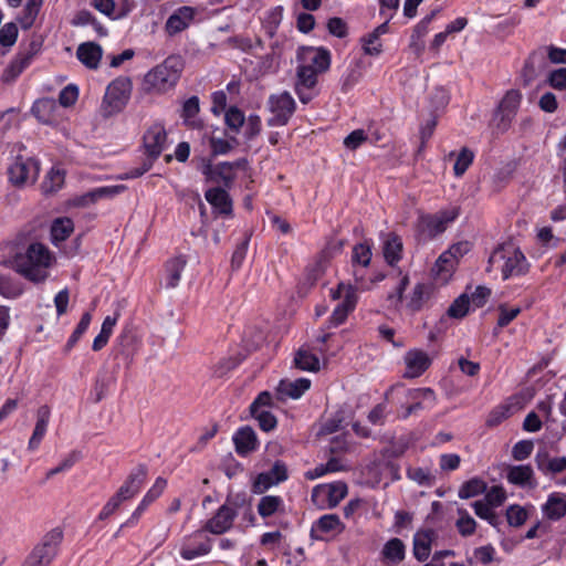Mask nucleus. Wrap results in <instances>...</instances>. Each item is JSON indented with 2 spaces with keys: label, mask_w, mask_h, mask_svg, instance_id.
I'll return each mask as SVG.
<instances>
[{
  "label": "nucleus",
  "mask_w": 566,
  "mask_h": 566,
  "mask_svg": "<svg viewBox=\"0 0 566 566\" xmlns=\"http://www.w3.org/2000/svg\"><path fill=\"white\" fill-rule=\"evenodd\" d=\"M371 258L373 247L369 242L365 241L354 245L350 266L356 286L350 283L340 282L335 289H331L329 295L332 300L339 301L331 316L332 326L343 324L348 314L354 311L358 301L357 290H370V284L366 280V274L368 266L370 265Z\"/></svg>",
  "instance_id": "obj_1"
},
{
  "label": "nucleus",
  "mask_w": 566,
  "mask_h": 566,
  "mask_svg": "<svg viewBox=\"0 0 566 566\" xmlns=\"http://www.w3.org/2000/svg\"><path fill=\"white\" fill-rule=\"evenodd\" d=\"M297 69L294 90L303 104L317 95V77L331 66V53L324 48L303 46L297 51Z\"/></svg>",
  "instance_id": "obj_2"
},
{
  "label": "nucleus",
  "mask_w": 566,
  "mask_h": 566,
  "mask_svg": "<svg viewBox=\"0 0 566 566\" xmlns=\"http://www.w3.org/2000/svg\"><path fill=\"white\" fill-rule=\"evenodd\" d=\"M55 263L54 254L42 243H30L18 251L12 259L13 270L25 280L33 283L44 282Z\"/></svg>",
  "instance_id": "obj_3"
},
{
  "label": "nucleus",
  "mask_w": 566,
  "mask_h": 566,
  "mask_svg": "<svg viewBox=\"0 0 566 566\" xmlns=\"http://www.w3.org/2000/svg\"><path fill=\"white\" fill-rule=\"evenodd\" d=\"M528 262L523 252L513 243L497 247L489 258L488 272L509 280L524 275L528 271Z\"/></svg>",
  "instance_id": "obj_4"
},
{
  "label": "nucleus",
  "mask_w": 566,
  "mask_h": 566,
  "mask_svg": "<svg viewBox=\"0 0 566 566\" xmlns=\"http://www.w3.org/2000/svg\"><path fill=\"white\" fill-rule=\"evenodd\" d=\"M182 67L184 64L180 57L168 56L163 63L156 65L144 75L142 90L147 94H166L177 85Z\"/></svg>",
  "instance_id": "obj_5"
},
{
  "label": "nucleus",
  "mask_w": 566,
  "mask_h": 566,
  "mask_svg": "<svg viewBox=\"0 0 566 566\" xmlns=\"http://www.w3.org/2000/svg\"><path fill=\"white\" fill-rule=\"evenodd\" d=\"M395 391L399 394L400 409L398 410V417L402 419L419 410L431 409L437 402L436 394L430 388L403 389L401 387H394L387 394V399Z\"/></svg>",
  "instance_id": "obj_6"
},
{
  "label": "nucleus",
  "mask_w": 566,
  "mask_h": 566,
  "mask_svg": "<svg viewBox=\"0 0 566 566\" xmlns=\"http://www.w3.org/2000/svg\"><path fill=\"white\" fill-rule=\"evenodd\" d=\"M133 84L129 77L119 76L106 87L101 104L103 117H113L122 113L127 106L132 95Z\"/></svg>",
  "instance_id": "obj_7"
},
{
  "label": "nucleus",
  "mask_w": 566,
  "mask_h": 566,
  "mask_svg": "<svg viewBox=\"0 0 566 566\" xmlns=\"http://www.w3.org/2000/svg\"><path fill=\"white\" fill-rule=\"evenodd\" d=\"M408 283V276H402L397 286L396 294L390 295L389 297L395 302V304L405 302L407 308L411 311H419L431 297L433 287L428 283H417L412 287L411 292L403 296V292Z\"/></svg>",
  "instance_id": "obj_8"
},
{
  "label": "nucleus",
  "mask_w": 566,
  "mask_h": 566,
  "mask_svg": "<svg viewBox=\"0 0 566 566\" xmlns=\"http://www.w3.org/2000/svg\"><path fill=\"white\" fill-rule=\"evenodd\" d=\"M40 166L32 157L17 156L8 167L9 181L17 186H28L36 181Z\"/></svg>",
  "instance_id": "obj_9"
},
{
  "label": "nucleus",
  "mask_w": 566,
  "mask_h": 566,
  "mask_svg": "<svg viewBox=\"0 0 566 566\" xmlns=\"http://www.w3.org/2000/svg\"><path fill=\"white\" fill-rule=\"evenodd\" d=\"M268 108L271 116L268 119L269 126H284L295 112L296 103L292 95L284 91L272 94L268 101Z\"/></svg>",
  "instance_id": "obj_10"
},
{
  "label": "nucleus",
  "mask_w": 566,
  "mask_h": 566,
  "mask_svg": "<svg viewBox=\"0 0 566 566\" xmlns=\"http://www.w3.org/2000/svg\"><path fill=\"white\" fill-rule=\"evenodd\" d=\"M247 160L241 159L233 163H220L218 165L207 164L202 168V174L207 180L222 184L226 187H230L234 179L238 177L239 171L247 170Z\"/></svg>",
  "instance_id": "obj_11"
},
{
  "label": "nucleus",
  "mask_w": 566,
  "mask_h": 566,
  "mask_svg": "<svg viewBox=\"0 0 566 566\" xmlns=\"http://www.w3.org/2000/svg\"><path fill=\"white\" fill-rule=\"evenodd\" d=\"M347 485L342 481L316 485L312 491V502L318 509H332L346 496Z\"/></svg>",
  "instance_id": "obj_12"
},
{
  "label": "nucleus",
  "mask_w": 566,
  "mask_h": 566,
  "mask_svg": "<svg viewBox=\"0 0 566 566\" xmlns=\"http://www.w3.org/2000/svg\"><path fill=\"white\" fill-rule=\"evenodd\" d=\"M458 216L459 210L455 207L439 211L436 214L424 216L420 219L419 229L422 234L433 238L442 233Z\"/></svg>",
  "instance_id": "obj_13"
},
{
  "label": "nucleus",
  "mask_w": 566,
  "mask_h": 566,
  "mask_svg": "<svg viewBox=\"0 0 566 566\" xmlns=\"http://www.w3.org/2000/svg\"><path fill=\"white\" fill-rule=\"evenodd\" d=\"M62 541V532L57 528L52 530L42 538L31 554L34 560L42 566H49L57 553L59 545Z\"/></svg>",
  "instance_id": "obj_14"
},
{
  "label": "nucleus",
  "mask_w": 566,
  "mask_h": 566,
  "mask_svg": "<svg viewBox=\"0 0 566 566\" xmlns=\"http://www.w3.org/2000/svg\"><path fill=\"white\" fill-rule=\"evenodd\" d=\"M289 473L285 463L275 461L269 471L255 475L252 483V491L262 494L270 488L275 486L287 480Z\"/></svg>",
  "instance_id": "obj_15"
},
{
  "label": "nucleus",
  "mask_w": 566,
  "mask_h": 566,
  "mask_svg": "<svg viewBox=\"0 0 566 566\" xmlns=\"http://www.w3.org/2000/svg\"><path fill=\"white\" fill-rule=\"evenodd\" d=\"M405 378L420 377L431 365L432 357L424 350L409 349L403 356Z\"/></svg>",
  "instance_id": "obj_16"
},
{
  "label": "nucleus",
  "mask_w": 566,
  "mask_h": 566,
  "mask_svg": "<svg viewBox=\"0 0 566 566\" xmlns=\"http://www.w3.org/2000/svg\"><path fill=\"white\" fill-rule=\"evenodd\" d=\"M344 528L345 525L336 514H325L313 523L311 536L314 539L325 541L340 534Z\"/></svg>",
  "instance_id": "obj_17"
},
{
  "label": "nucleus",
  "mask_w": 566,
  "mask_h": 566,
  "mask_svg": "<svg viewBox=\"0 0 566 566\" xmlns=\"http://www.w3.org/2000/svg\"><path fill=\"white\" fill-rule=\"evenodd\" d=\"M125 190L124 185L105 186L95 188L86 193L75 196L69 200L71 207H88L106 198H113Z\"/></svg>",
  "instance_id": "obj_18"
},
{
  "label": "nucleus",
  "mask_w": 566,
  "mask_h": 566,
  "mask_svg": "<svg viewBox=\"0 0 566 566\" xmlns=\"http://www.w3.org/2000/svg\"><path fill=\"white\" fill-rule=\"evenodd\" d=\"M210 551V541L202 532H197L184 541L180 556L186 560H191L207 555Z\"/></svg>",
  "instance_id": "obj_19"
},
{
  "label": "nucleus",
  "mask_w": 566,
  "mask_h": 566,
  "mask_svg": "<svg viewBox=\"0 0 566 566\" xmlns=\"http://www.w3.org/2000/svg\"><path fill=\"white\" fill-rule=\"evenodd\" d=\"M147 478V468L143 464L136 467L128 474L123 485L118 489L117 493L122 499L128 501L135 497L142 490Z\"/></svg>",
  "instance_id": "obj_20"
},
{
  "label": "nucleus",
  "mask_w": 566,
  "mask_h": 566,
  "mask_svg": "<svg viewBox=\"0 0 566 566\" xmlns=\"http://www.w3.org/2000/svg\"><path fill=\"white\" fill-rule=\"evenodd\" d=\"M167 145V134L164 126L156 124L151 126L144 136V146L146 153L151 158L156 159Z\"/></svg>",
  "instance_id": "obj_21"
},
{
  "label": "nucleus",
  "mask_w": 566,
  "mask_h": 566,
  "mask_svg": "<svg viewBox=\"0 0 566 566\" xmlns=\"http://www.w3.org/2000/svg\"><path fill=\"white\" fill-rule=\"evenodd\" d=\"M437 539V532L431 528H421L413 535L412 553L417 560H426L432 549V545Z\"/></svg>",
  "instance_id": "obj_22"
},
{
  "label": "nucleus",
  "mask_w": 566,
  "mask_h": 566,
  "mask_svg": "<svg viewBox=\"0 0 566 566\" xmlns=\"http://www.w3.org/2000/svg\"><path fill=\"white\" fill-rule=\"evenodd\" d=\"M237 513L233 507L224 504L219 507L217 513L207 522L206 531L212 534H222L230 530Z\"/></svg>",
  "instance_id": "obj_23"
},
{
  "label": "nucleus",
  "mask_w": 566,
  "mask_h": 566,
  "mask_svg": "<svg viewBox=\"0 0 566 566\" xmlns=\"http://www.w3.org/2000/svg\"><path fill=\"white\" fill-rule=\"evenodd\" d=\"M50 417L51 410L48 406H41L36 410V421L34 430L28 442V449L30 451H35L40 447L44 436L46 434Z\"/></svg>",
  "instance_id": "obj_24"
},
{
  "label": "nucleus",
  "mask_w": 566,
  "mask_h": 566,
  "mask_svg": "<svg viewBox=\"0 0 566 566\" xmlns=\"http://www.w3.org/2000/svg\"><path fill=\"white\" fill-rule=\"evenodd\" d=\"M196 9L192 7H180L172 12L166 22V29L170 34L181 32L193 21Z\"/></svg>",
  "instance_id": "obj_25"
},
{
  "label": "nucleus",
  "mask_w": 566,
  "mask_h": 566,
  "mask_svg": "<svg viewBox=\"0 0 566 566\" xmlns=\"http://www.w3.org/2000/svg\"><path fill=\"white\" fill-rule=\"evenodd\" d=\"M406 556V546L400 538H390L380 552L381 562L387 566L400 564Z\"/></svg>",
  "instance_id": "obj_26"
},
{
  "label": "nucleus",
  "mask_w": 566,
  "mask_h": 566,
  "mask_svg": "<svg viewBox=\"0 0 566 566\" xmlns=\"http://www.w3.org/2000/svg\"><path fill=\"white\" fill-rule=\"evenodd\" d=\"M381 242L385 261L391 266L396 265L402 256L401 239L395 233H387L381 235Z\"/></svg>",
  "instance_id": "obj_27"
},
{
  "label": "nucleus",
  "mask_w": 566,
  "mask_h": 566,
  "mask_svg": "<svg viewBox=\"0 0 566 566\" xmlns=\"http://www.w3.org/2000/svg\"><path fill=\"white\" fill-rule=\"evenodd\" d=\"M311 386V381L307 378H298L295 380L284 379L277 385L276 391L281 399L300 398Z\"/></svg>",
  "instance_id": "obj_28"
},
{
  "label": "nucleus",
  "mask_w": 566,
  "mask_h": 566,
  "mask_svg": "<svg viewBox=\"0 0 566 566\" xmlns=\"http://www.w3.org/2000/svg\"><path fill=\"white\" fill-rule=\"evenodd\" d=\"M206 200L212 206L214 211L220 214H231L232 202L224 189L211 188L206 191Z\"/></svg>",
  "instance_id": "obj_29"
},
{
  "label": "nucleus",
  "mask_w": 566,
  "mask_h": 566,
  "mask_svg": "<svg viewBox=\"0 0 566 566\" xmlns=\"http://www.w3.org/2000/svg\"><path fill=\"white\" fill-rule=\"evenodd\" d=\"M455 266L457 264L442 253L436 261L431 271L434 282L440 285L448 284L453 276Z\"/></svg>",
  "instance_id": "obj_30"
},
{
  "label": "nucleus",
  "mask_w": 566,
  "mask_h": 566,
  "mask_svg": "<svg viewBox=\"0 0 566 566\" xmlns=\"http://www.w3.org/2000/svg\"><path fill=\"white\" fill-rule=\"evenodd\" d=\"M92 3L96 10L112 20L123 19L132 11L127 0L120 7H117L114 0H92Z\"/></svg>",
  "instance_id": "obj_31"
},
{
  "label": "nucleus",
  "mask_w": 566,
  "mask_h": 566,
  "mask_svg": "<svg viewBox=\"0 0 566 566\" xmlns=\"http://www.w3.org/2000/svg\"><path fill=\"white\" fill-rule=\"evenodd\" d=\"M542 511L545 517L549 520H559L566 514V495L553 493L543 504Z\"/></svg>",
  "instance_id": "obj_32"
},
{
  "label": "nucleus",
  "mask_w": 566,
  "mask_h": 566,
  "mask_svg": "<svg viewBox=\"0 0 566 566\" xmlns=\"http://www.w3.org/2000/svg\"><path fill=\"white\" fill-rule=\"evenodd\" d=\"M57 109L53 98H41L33 104L32 114L44 124H54Z\"/></svg>",
  "instance_id": "obj_33"
},
{
  "label": "nucleus",
  "mask_w": 566,
  "mask_h": 566,
  "mask_svg": "<svg viewBox=\"0 0 566 566\" xmlns=\"http://www.w3.org/2000/svg\"><path fill=\"white\" fill-rule=\"evenodd\" d=\"M237 452L248 454L258 447L255 432L250 427L240 428L233 436Z\"/></svg>",
  "instance_id": "obj_34"
},
{
  "label": "nucleus",
  "mask_w": 566,
  "mask_h": 566,
  "mask_svg": "<svg viewBox=\"0 0 566 566\" xmlns=\"http://www.w3.org/2000/svg\"><path fill=\"white\" fill-rule=\"evenodd\" d=\"M77 59L88 69H97L102 59V49L99 45L87 42L78 46L76 51Z\"/></svg>",
  "instance_id": "obj_35"
},
{
  "label": "nucleus",
  "mask_w": 566,
  "mask_h": 566,
  "mask_svg": "<svg viewBox=\"0 0 566 566\" xmlns=\"http://www.w3.org/2000/svg\"><path fill=\"white\" fill-rule=\"evenodd\" d=\"M186 264L187 260L184 255L175 256L166 263V287L174 289L179 284L181 273L185 270Z\"/></svg>",
  "instance_id": "obj_36"
},
{
  "label": "nucleus",
  "mask_w": 566,
  "mask_h": 566,
  "mask_svg": "<svg viewBox=\"0 0 566 566\" xmlns=\"http://www.w3.org/2000/svg\"><path fill=\"white\" fill-rule=\"evenodd\" d=\"M523 407V402L520 397L511 398L509 403L496 407L488 418L489 426H496L506 419L513 411L518 410Z\"/></svg>",
  "instance_id": "obj_37"
},
{
  "label": "nucleus",
  "mask_w": 566,
  "mask_h": 566,
  "mask_svg": "<svg viewBox=\"0 0 566 566\" xmlns=\"http://www.w3.org/2000/svg\"><path fill=\"white\" fill-rule=\"evenodd\" d=\"M199 111V98L197 96L188 98L182 105L181 117L184 123L191 128H200L202 120L198 117Z\"/></svg>",
  "instance_id": "obj_38"
},
{
  "label": "nucleus",
  "mask_w": 566,
  "mask_h": 566,
  "mask_svg": "<svg viewBox=\"0 0 566 566\" xmlns=\"http://www.w3.org/2000/svg\"><path fill=\"white\" fill-rule=\"evenodd\" d=\"M284 511V502L281 496L265 495L258 504V513L261 517L268 518Z\"/></svg>",
  "instance_id": "obj_39"
},
{
  "label": "nucleus",
  "mask_w": 566,
  "mask_h": 566,
  "mask_svg": "<svg viewBox=\"0 0 566 566\" xmlns=\"http://www.w3.org/2000/svg\"><path fill=\"white\" fill-rule=\"evenodd\" d=\"M74 230L73 221L67 217L57 218L51 226L52 242L57 245L65 241Z\"/></svg>",
  "instance_id": "obj_40"
},
{
  "label": "nucleus",
  "mask_w": 566,
  "mask_h": 566,
  "mask_svg": "<svg viewBox=\"0 0 566 566\" xmlns=\"http://www.w3.org/2000/svg\"><path fill=\"white\" fill-rule=\"evenodd\" d=\"M522 94L517 90H510L500 103V113L503 119H511L517 112Z\"/></svg>",
  "instance_id": "obj_41"
},
{
  "label": "nucleus",
  "mask_w": 566,
  "mask_h": 566,
  "mask_svg": "<svg viewBox=\"0 0 566 566\" xmlns=\"http://www.w3.org/2000/svg\"><path fill=\"white\" fill-rule=\"evenodd\" d=\"M533 469L530 465H515L510 468L507 480L516 485L531 486L533 484Z\"/></svg>",
  "instance_id": "obj_42"
},
{
  "label": "nucleus",
  "mask_w": 566,
  "mask_h": 566,
  "mask_svg": "<svg viewBox=\"0 0 566 566\" xmlns=\"http://www.w3.org/2000/svg\"><path fill=\"white\" fill-rule=\"evenodd\" d=\"M294 363L302 370L316 371L319 369V359L307 348L298 349Z\"/></svg>",
  "instance_id": "obj_43"
},
{
  "label": "nucleus",
  "mask_w": 566,
  "mask_h": 566,
  "mask_svg": "<svg viewBox=\"0 0 566 566\" xmlns=\"http://www.w3.org/2000/svg\"><path fill=\"white\" fill-rule=\"evenodd\" d=\"M43 41L40 35H32L28 42L21 43L20 52L17 54L21 60L30 64L42 49Z\"/></svg>",
  "instance_id": "obj_44"
},
{
  "label": "nucleus",
  "mask_w": 566,
  "mask_h": 566,
  "mask_svg": "<svg viewBox=\"0 0 566 566\" xmlns=\"http://www.w3.org/2000/svg\"><path fill=\"white\" fill-rule=\"evenodd\" d=\"M43 0H27L19 22L23 29H30L39 14Z\"/></svg>",
  "instance_id": "obj_45"
},
{
  "label": "nucleus",
  "mask_w": 566,
  "mask_h": 566,
  "mask_svg": "<svg viewBox=\"0 0 566 566\" xmlns=\"http://www.w3.org/2000/svg\"><path fill=\"white\" fill-rule=\"evenodd\" d=\"M538 469L544 472H562L566 469V458H548L546 453L536 455Z\"/></svg>",
  "instance_id": "obj_46"
},
{
  "label": "nucleus",
  "mask_w": 566,
  "mask_h": 566,
  "mask_svg": "<svg viewBox=\"0 0 566 566\" xmlns=\"http://www.w3.org/2000/svg\"><path fill=\"white\" fill-rule=\"evenodd\" d=\"M486 491V483L478 478L463 483L458 492L460 499H470L478 496Z\"/></svg>",
  "instance_id": "obj_47"
},
{
  "label": "nucleus",
  "mask_w": 566,
  "mask_h": 566,
  "mask_svg": "<svg viewBox=\"0 0 566 566\" xmlns=\"http://www.w3.org/2000/svg\"><path fill=\"white\" fill-rule=\"evenodd\" d=\"M457 513L458 518L455 522V526L458 532L464 537L471 536L476 528L475 520L464 509H458Z\"/></svg>",
  "instance_id": "obj_48"
},
{
  "label": "nucleus",
  "mask_w": 566,
  "mask_h": 566,
  "mask_svg": "<svg viewBox=\"0 0 566 566\" xmlns=\"http://www.w3.org/2000/svg\"><path fill=\"white\" fill-rule=\"evenodd\" d=\"M64 184V171L59 167H53L46 175L42 187L45 192H55Z\"/></svg>",
  "instance_id": "obj_49"
},
{
  "label": "nucleus",
  "mask_w": 566,
  "mask_h": 566,
  "mask_svg": "<svg viewBox=\"0 0 566 566\" xmlns=\"http://www.w3.org/2000/svg\"><path fill=\"white\" fill-rule=\"evenodd\" d=\"M475 155L473 150L468 147H463L457 155L453 171L457 177H461L472 165Z\"/></svg>",
  "instance_id": "obj_50"
},
{
  "label": "nucleus",
  "mask_w": 566,
  "mask_h": 566,
  "mask_svg": "<svg viewBox=\"0 0 566 566\" xmlns=\"http://www.w3.org/2000/svg\"><path fill=\"white\" fill-rule=\"evenodd\" d=\"M474 513L482 520L488 521L491 525L496 526L497 516L494 512V507L484 500H479L472 503Z\"/></svg>",
  "instance_id": "obj_51"
},
{
  "label": "nucleus",
  "mask_w": 566,
  "mask_h": 566,
  "mask_svg": "<svg viewBox=\"0 0 566 566\" xmlns=\"http://www.w3.org/2000/svg\"><path fill=\"white\" fill-rule=\"evenodd\" d=\"M470 304V297L461 294L448 308V315L452 318H462L469 313Z\"/></svg>",
  "instance_id": "obj_52"
},
{
  "label": "nucleus",
  "mask_w": 566,
  "mask_h": 566,
  "mask_svg": "<svg viewBox=\"0 0 566 566\" xmlns=\"http://www.w3.org/2000/svg\"><path fill=\"white\" fill-rule=\"evenodd\" d=\"M361 48L365 54L378 56L382 51V44L376 33H368L360 39Z\"/></svg>",
  "instance_id": "obj_53"
},
{
  "label": "nucleus",
  "mask_w": 566,
  "mask_h": 566,
  "mask_svg": "<svg viewBox=\"0 0 566 566\" xmlns=\"http://www.w3.org/2000/svg\"><path fill=\"white\" fill-rule=\"evenodd\" d=\"M528 517V512L520 505H510L506 510V520L511 526L518 527L523 525Z\"/></svg>",
  "instance_id": "obj_54"
},
{
  "label": "nucleus",
  "mask_w": 566,
  "mask_h": 566,
  "mask_svg": "<svg viewBox=\"0 0 566 566\" xmlns=\"http://www.w3.org/2000/svg\"><path fill=\"white\" fill-rule=\"evenodd\" d=\"M472 249V243L468 240L459 241L452 244L443 254L451 259L455 264H458L459 260L468 254Z\"/></svg>",
  "instance_id": "obj_55"
},
{
  "label": "nucleus",
  "mask_w": 566,
  "mask_h": 566,
  "mask_svg": "<svg viewBox=\"0 0 566 566\" xmlns=\"http://www.w3.org/2000/svg\"><path fill=\"white\" fill-rule=\"evenodd\" d=\"M18 39V27L13 22L6 23L0 29V45L10 49L14 45Z\"/></svg>",
  "instance_id": "obj_56"
},
{
  "label": "nucleus",
  "mask_w": 566,
  "mask_h": 566,
  "mask_svg": "<svg viewBox=\"0 0 566 566\" xmlns=\"http://www.w3.org/2000/svg\"><path fill=\"white\" fill-rule=\"evenodd\" d=\"M27 66H29L27 62L21 60L19 56H15V59L3 71L2 81L7 83L14 81Z\"/></svg>",
  "instance_id": "obj_57"
},
{
  "label": "nucleus",
  "mask_w": 566,
  "mask_h": 566,
  "mask_svg": "<svg viewBox=\"0 0 566 566\" xmlns=\"http://www.w3.org/2000/svg\"><path fill=\"white\" fill-rule=\"evenodd\" d=\"M80 459V454L76 451L69 453L61 462L46 472V479H51L54 475L69 471Z\"/></svg>",
  "instance_id": "obj_58"
},
{
  "label": "nucleus",
  "mask_w": 566,
  "mask_h": 566,
  "mask_svg": "<svg viewBox=\"0 0 566 566\" xmlns=\"http://www.w3.org/2000/svg\"><path fill=\"white\" fill-rule=\"evenodd\" d=\"M244 119L245 117L243 112L238 107H230L229 109H227L224 114V120L227 126L234 132H239V129L244 124Z\"/></svg>",
  "instance_id": "obj_59"
},
{
  "label": "nucleus",
  "mask_w": 566,
  "mask_h": 566,
  "mask_svg": "<svg viewBox=\"0 0 566 566\" xmlns=\"http://www.w3.org/2000/svg\"><path fill=\"white\" fill-rule=\"evenodd\" d=\"M483 500L495 509L505 502L506 492L502 486L494 485L486 491Z\"/></svg>",
  "instance_id": "obj_60"
},
{
  "label": "nucleus",
  "mask_w": 566,
  "mask_h": 566,
  "mask_svg": "<svg viewBox=\"0 0 566 566\" xmlns=\"http://www.w3.org/2000/svg\"><path fill=\"white\" fill-rule=\"evenodd\" d=\"M244 136L248 139H253L258 136L262 128V122L259 115L252 114L244 119Z\"/></svg>",
  "instance_id": "obj_61"
},
{
  "label": "nucleus",
  "mask_w": 566,
  "mask_h": 566,
  "mask_svg": "<svg viewBox=\"0 0 566 566\" xmlns=\"http://www.w3.org/2000/svg\"><path fill=\"white\" fill-rule=\"evenodd\" d=\"M520 313H521V308L518 306L509 307L506 305H501L499 307L497 326L499 327L507 326Z\"/></svg>",
  "instance_id": "obj_62"
},
{
  "label": "nucleus",
  "mask_w": 566,
  "mask_h": 566,
  "mask_svg": "<svg viewBox=\"0 0 566 566\" xmlns=\"http://www.w3.org/2000/svg\"><path fill=\"white\" fill-rule=\"evenodd\" d=\"M77 98L78 88L73 84L65 86L59 94V103L64 107L74 105Z\"/></svg>",
  "instance_id": "obj_63"
},
{
  "label": "nucleus",
  "mask_w": 566,
  "mask_h": 566,
  "mask_svg": "<svg viewBox=\"0 0 566 566\" xmlns=\"http://www.w3.org/2000/svg\"><path fill=\"white\" fill-rule=\"evenodd\" d=\"M263 431H271L276 427V418L269 410L251 412Z\"/></svg>",
  "instance_id": "obj_64"
}]
</instances>
